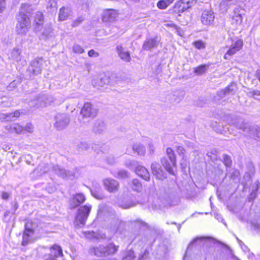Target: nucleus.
<instances>
[{
  "label": "nucleus",
  "mask_w": 260,
  "mask_h": 260,
  "mask_svg": "<svg viewBox=\"0 0 260 260\" xmlns=\"http://www.w3.org/2000/svg\"><path fill=\"white\" fill-rule=\"evenodd\" d=\"M118 249V246L110 243L106 246L100 245L98 246L90 249L91 253L99 257H105L115 253Z\"/></svg>",
  "instance_id": "nucleus-1"
},
{
  "label": "nucleus",
  "mask_w": 260,
  "mask_h": 260,
  "mask_svg": "<svg viewBox=\"0 0 260 260\" xmlns=\"http://www.w3.org/2000/svg\"><path fill=\"white\" fill-rule=\"evenodd\" d=\"M31 28V21L28 17L23 14L18 15L17 18L16 32L20 36H25Z\"/></svg>",
  "instance_id": "nucleus-2"
},
{
  "label": "nucleus",
  "mask_w": 260,
  "mask_h": 260,
  "mask_svg": "<svg viewBox=\"0 0 260 260\" xmlns=\"http://www.w3.org/2000/svg\"><path fill=\"white\" fill-rule=\"evenodd\" d=\"M91 208V206L85 205L78 209L74 221V224L76 227L80 228L85 224Z\"/></svg>",
  "instance_id": "nucleus-3"
},
{
  "label": "nucleus",
  "mask_w": 260,
  "mask_h": 260,
  "mask_svg": "<svg viewBox=\"0 0 260 260\" xmlns=\"http://www.w3.org/2000/svg\"><path fill=\"white\" fill-rule=\"evenodd\" d=\"M54 127L57 130L65 128L70 122L69 116L65 114H58L55 117Z\"/></svg>",
  "instance_id": "nucleus-4"
},
{
  "label": "nucleus",
  "mask_w": 260,
  "mask_h": 260,
  "mask_svg": "<svg viewBox=\"0 0 260 260\" xmlns=\"http://www.w3.org/2000/svg\"><path fill=\"white\" fill-rule=\"evenodd\" d=\"M31 225V223L28 222L25 225V230L22 236L23 246H26L32 239L36 230Z\"/></svg>",
  "instance_id": "nucleus-5"
},
{
  "label": "nucleus",
  "mask_w": 260,
  "mask_h": 260,
  "mask_svg": "<svg viewBox=\"0 0 260 260\" xmlns=\"http://www.w3.org/2000/svg\"><path fill=\"white\" fill-rule=\"evenodd\" d=\"M52 170L58 176L63 179H73L75 177V171L74 170L68 171L59 166H55L52 167Z\"/></svg>",
  "instance_id": "nucleus-6"
},
{
  "label": "nucleus",
  "mask_w": 260,
  "mask_h": 260,
  "mask_svg": "<svg viewBox=\"0 0 260 260\" xmlns=\"http://www.w3.org/2000/svg\"><path fill=\"white\" fill-rule=\"evenodd\" d=\"M98 113V110L90 103H85L81 109V114L84 117H95Z\"/></svg>",
  "instance_id": "nucleus-7"
},
{
  "label": "nucleus",
  "mask_w": 260,
  "mask_h": 260,
  "mask_svg": "<svg viewBox=\"0 0 260 260\" xmlns=\"http://www.w3.org/2000/svg\"><path fill=\"white\" fill-rule=\"evenodd\" d=\"M61 247L57 245H54L50 248V253L44 255V260H56L58 257L62 256Z\"/></svg>",
  "instance_id": "nucleus-8"
},
{
  "label": "nucleus",
  "mask_w": 260,
  "mask_h": 260,
  "mask_svg": "<svg viewBox=\"0 0 260 260\" xmlns=\"http://www.w3.org/2000/svg\"><path fill=\"white\" fill-rule=\"evenodd\" d=\"M243 45V41L239 39L235 41L230 46L229 50L224 55V58L226 59H229V56H231L235 54L237 51L242 49Z\"/></svg>",
  "instance_id": "nucleus-9"
},
{
  "label": "nucleus",
  "mask_w": 260,
  "mask_h": 260,
  "mask_svg": "<svg viewBox=\"0 0 260 260\" xmlns=\"http://www.w3.org/2000/svg\"><path fill=\"white\" fill-rule=\"evenodd\" d=\"M151 169L152 174L156 176L157 179L162 180L167 178L166 173L161 169V166L158 163L152 162Z\"/></svg>",
  "instance_id": "nucleus-10"
},
{
  "label": "nucleus",
  "mask_w": 260,
  "mask_h": 260,
  "mask_svg": "<svg viewBox=\"0 0 260 260\" xmlns=\"http://www.w3.org/2000/svg\"><path fill=\"white\" fill-rule=\"evenodd\" d=\"M103 183L105 188L110 192H115L119 189V182L113 179H105L103 180Z\"/></svg>",
  "instance_id": "nucleus-11"
},
{
  "label": "nucleus",
  "mask_w": 260,
  "mask_h": 260,
  "mask_svg": "<svg viewBox=\"0 0 260 260\" xmlns=\"http://www.w3.org/2000/svg\"><path fill=\"white\" fill-rule=\"evenodd\" d=\"M214 18V13L211 10H205L201 16V22L204 25H210Z\"/></svg>",
  "instance_id": "nucleus-12"
},
{
  "label": "nucleus",
  "mask_w": 260,
  "mask_h": 260,
  "mask_svg": "<svg viewBox=\"0 0 260 260\" xmlns=\"http://www.w3.org/2000/svg\"><path fill=\"white\" fill-rule=\"evenodd\" d=\"M43 59L37 58L32 60L29 67V70L34 74L38 75L41 73L42 68Z\"/></svg>",
  "instance_id": "nucleus-13"
},
{
  "label": "nucleus",
  "mask_w": 260,
  "mask_h": 260,
  "mask_svg": "<svg viewBox=\"0 0 260 260\" xmlns=\"http://www.w3.org/2000/svg\"><path fill=\"white\" fill-rule=\"evenodd\" d=\"M85 200V196L82 193H77L70 201L71 208H75L80 204L83 203Z\"/></svg>",
  "instance_id": "nucleus-14"
},
{
  "label": "nucleus",
  "mask_w": 260,
  "mask_h": 260,
  "mask_svg": "<svg viewBox=\"0 0 260 260\" xmlns=\"http://www.w3.org/2000/svg\"><path fill=\"white\" fill-rule=\"evenodd\" d=\"M136 173L146 181H149L150 174L146 168L145 167L138 166L135 169Z\"/></svg>",
  "instance_id": "nucleus-15"
},
{
  "label": "nucleus",
  "mask_w": 260,
  "mask_h": 260,
  "mask_svg": "<svg viewBox=\"0 0 260 260\" xmlns=\"http://www.w3.org/2000/svg\"><path fill=\"white\" fill-rule=\"evenodd\" d=\"M116 50L119 57L122 60L126 62H129L131 60L129 53L125 51L122 45H118L116 47Z\"/></svg>",
  "instance_id": "nucleus-16"
},
{
  "label": "nucleus",
  "mask_w": 260,
  "mask_h": 260,
  "mask_svg": "<svg viewBox=\"0 0 260 260\" xmlns=\"http://www.w3.org/2000/svg\"><path fill=\"white\" fill-rule=\"evenodd\" d=\"M159 40L157 38L149 39L146 40L143 45V49L145 50H149L156 47L158 44Z\"/></svg>",
  "instance_id": "nucleus-17"
},
{
  "label": "nucleus",
  "mask_w": 260,
  "mask_h": 260,
  "mask_svg": "<svg viewBox=\"0 0 260 260\" xmlns=\"http://www.w3.org/2000/svg\"><path fill=\"white\" fill-rule=\"evenodd\" d=\"M71 15V9L68 7H63L59 10L58 14V20L59 21H64Z\"/></svg>",
  "instance_id": "nucleus-18"
},
{
  "label": "nucleus",
  "mask_w": 260,
  "mask_h": 260,
  "mask_svg": "<svg viewBox=\"0 0 260 260\" xmlns=\"http://www.w3.org/2000/svg\"><path fill=\"white\" fill-rule=\"evenodd\" d=\"M9 58L14 61H20L22 59L21 50L17 47L14 48L11 51Z\"/></svg>",
  "instance_id": "nucleus-19"
},
{
  "label": "nucleus",
  "mask_w": 260,
  "mask_h": 260,
  "mask_svg": "<svg viewBox=\"0 0 260 260\" xmlns=\"http://www.w3.org/2000/svg\"><path fill=\"white\" fill-rule=\"evenodd\" d=\"M33 10L34 9L31 5L22 4L18 15H21V14H23L25 16L28 17L30 19Z\"/></svg>",
  "instance_id": "nucleus-20"
},
{
  "label": "nucleus",
  "mask_w": 260,
  "mask_h": 260,
  "mask_svg": "<svg viewBox=\"0 0 260 260\" xmlns=\"http://www.w3.org/2000/svg\"><path fill=\"white\" fill-rule=\"evenodd\" d=\"M234 15L233 16V23L236 25L240 24L242 22V16L241 10L239 8H236L234 10Z\"/></svg>",
  "instance_id": "nucleus-21"
},
{
  "label": "nucleus",
  "mask_w": 260,
  "mask_h": 260,
  "mask_svg": "<svg viewBox=\"0 0 260 260\" xmlns=\"http://www.w3.org/2000/svg\"><path fill=\"white\" fill-rule=\"evenodd\" d=\"M160 161L161 165L168 172L171 174H174V172L173 170L174 167L173 166L170 161L168 160V158L163 157L161 158Z\"/></svg>",
  "instance_id": "nucleus-22"
},
{
  "label": "nucleus",
  "mask_w": 260,
  "mask_h": 260,
  "mask_svg": "<svg viewBox=\"0 0 260 260\" xmlns=\"http://www.w3.org/2000/svg\"><path fill=\"white\" fill-rule=\"evenodd\" d=\"M6 129L10 133L20 134L23 131L24 127L18 123H13L6 126Z\"/></svg>",
  "instance_id": "nucleus-23"
},
{
  "label": "nucleus",
  "mask_w": 260,
  "mask_h": 260,
  "mask_svg": "<svg viewBox=\"0 0 260 260\" xmlns=\"http://www.w3.org/2000/svg\"><path fill=\"white\" fill-rule=\"evenodd\" d=\"M116 13L113 10H107L104 12L103 20L108 22L111 21L116 18Z\"/></svg>",
  "instance_id": "nucleus-24"
},
{
  "label": "nucleus",
  "mask_w": 260,
  "mask_h": 260,
  "mask_svg": "<svg viewBox=\"0 0 260 260\" xmlns=\"http://www.w3.org/2000/svg\"><path fill=\"white\" fill-rule=\"evenodd\" d=\"M166 153L168 156V158L169 159L173 166L176 167V157L173 150L171 148L168 147L166 150Z\"/></svg>",
  "instance_id": "nucleus-25"
},
{
  "label": "nucleus",
  "mask_w": 260,
  "mask_h": 260,
  "mask_svg": "<svg viewBox=\"0 0 260 260\" xmlns=\"http://www.w3.org/2000/svg\"><path fill=\"white\" fill-rule=\"evenodd\" d=\"M233 91H234V88H233L232 85L226 87L223 89L218 91L217 93V95L218 96L217 100H220L221 99L224 97L226 94L230 93Z\"/></svg>",
  "instance_id": "nucleus-26"
},
{
  "label": "nucleus",
  "mask_w": 260,
  "mask_h": 260,
  "mask_svg": "<svg viewBox=\"0 0 260 260\" xmlns=\"http://www.w3.org/2000/svg\"><path fill=\"white\" fill-rule=\"evenodd\" d=\"M133 150L138 155H144L145 153V147L140 143H136L133 146Z\"/></svg>",
  "instance_id": "nucleus-27"
},
{
  "label": "nucleus",
  "mask_w": 260,
  "mask_h": 260,
  "mask_svg": "<svg viewBox=\"0 0 260 260\" xmlns=\"http://www.w3.org/2000/svg\"><path fill=\"white\" fill-rule=\"evenodd\" d=\"M232 124L237 128L243 131H245L248 126V124L244 123L243 119L242 118L237 119V120L234 122Z\"/></svg>",
  "instance_id": "nucleus-28"
},
{
  "label": "nucleus",
  "mask_w": 260,
  "mask_h": 260,
  "mask_svg": "<svg viewBox=\"0 0 260 260\" xmlns=\"http://www.w3.org/2000/svg\"><path fill=\"white\" fill-rule=\"evenodd\" d=\"M34 21L37 25L38 26H41L43 24L44 17L43 14L41 12L36 13L35 16Z\"/></svg>",
  "instance_id": "nucleus-29"
},
{
  "label": "nucleus",
  "mask_w": 260,
  "mask_h": 260,
  "mask_svg": "<svg viewBox=\"0 0 260 260\" xmlns=\"http://www.w3.org/2000/svg\"><path fill=\"white\" fill-rule=\"evenodd\" d=\"M209 66L207 64H202L194 68V73L197 75H202L205 73L208 70Z\"/></svg>",
  "instance_id": "nucleus-30"
},
{
  "label": "nucleus",
  "mask_w": 260,
  "mask_h": 260,
  "mask_svg": "<svg viewBox=\"0 0 260 260\" xmlns=\"http://www.w3.org/2000/svg\"><path fill=\"white\" fill-rule=\"evenodd\" d=\"M38 103L35 107L39 108L40 107L46 106L48 103L47 98L46 95H42L37 99Z\"/></svg>",
  "instance_id": "nucleus-31"
},
{
  "label": "nucleus",
  "mask_w": 260,
  "mask_h": 260,
  "mask_svg": "<svg viewBox=\"0 0 260 260\" xmlns=\"http://www.w3.org/2000/svg\"><path fill=\"white\" fill-rule=\"evenodd\" d=\"M132 189L134 191L140 192L142 190V186L140 182L137 179H133L132 181Z\"/></svg>",
  "instance_id": "nucleus-32"
},
{
  "label": "nucleus",
  "mask_w": 260,
  "mask_h": 260,
  "mask_svg": "<svg viewBox=\"0 0 260 260\" xmlns=\"http://www.w3.org/2000/svg\"><path fill=\"white\" fill-rule=\"evenodd\" d=\"M260 187V183L258 181H256L255 182L254 184H253V186L252 187V191L250 194L249 199L250 200H253L256 196V191L259 189Z\"/></svg>",
  "instance_id": "nucleus-33"
},
{
  "label": "nucleus",
  "mask_w": 260,
  "mask_h": 260,
  "mask_svg": "<svg viewBox=\"0 0 260 260\" xmlns=\"http://www.w3.org/2000/svg\"><path fill=\"white\" fill-rule=\"evenodd\" d=\"M174 0H160L157 4V6L159 9H165L173 3Z\"/></svg>",
  "instance_id": "nucleus-34"
},
{
  "label": "nucleus",
  "mask_w": 260,
  "mask_h": 260,
  "mask_svg": "<svg viewBox=\"0 0 260 260\" xmlns=\"http://www.w3.org/2000/svg\"><path fill=\"white\" fill-rule=\"evenodd\" d=\"M196 0H180L181 5H182V9H187L195 3ZM181 6V5H180Z\"/></svg>",
  "instance_id": "nucleus-35"
},
{
  "label": "nucleus",
  "mask_w": 260,
  "mask_h": 260,
  "mask_svg": "<svg viewBox=\"0 0 260 260\" xmlns=\"http://www.w3.org/2000/svg\"><path fill=\"white\" fill-rule=\"evenodd\" d=\"M136 205V203L133 201H127L123 202L121 205L120 206L123 209H127L131 208L132 207H133Z\"/></svg>",
  "instance_id": "nucleus-36"
},
{
  "label": "nucleus",
  "mask_w": 260,
  "mask_h": 260,
  "mask_svg": "<svg viewBox=\"0 0 260 260\" xmlns=\"http://www.w3.org/2000/svg\"><path fill=\"white\" fill-rule=\"evenodd\" d=\"M109 82V78L106 76H104L98 81V84L99 86L103 87L106 84H108Z\"/></svg>",
  "instance_id": "nucleus-37"
},
{
  "label": "nucleus",
  "mask_w": 260,
  "mask_h": 260,
  "mask_svg": "<svg viewBox=\"0 0 260 260\" xmlns=\"http://www.w3.org/2000/svg\"><path fill=\"white\" fill-rule=\"evenodd\" d=\"M119 179H125L129 177V173L125 170H120L118 172L116 176Z\"/></svg>",
  "instance_id": "nucleus-38"
},
{
  "label": "nucleus",
  "mask_w": 260,
  "mask_h": 260,
  "mask_svg": "<svg viewBox=\"0 0 260 260\" xmlns=\"http://www.w3.org/2000/svg\"><path fill=\"white\" fill-rule=\"evenodd\" d=\"M73 51L75 53L82 54L84 52V50L80 45L75 44L73 47Z\"/></svg>",
  "instance_id": "nucleus-39"
},
{
  "label": "nucleus",
  "mask_w": 260,
  "mask_h": 260,
  "mask_svg": "<svg viewBox=\"0 0 260 260\" xmlns=\"http://www.w3.org/2000/svg\"><path fill=\"white\" fill-rule=\"evenodd\" d=\"M20 115V112L16 110L14 112L7 113L6 115V118L7 120L11 119L13 117H18Z\"/></svg>",
  "instance_id": "nucleus-40"
},
{
  "label": "nucleus",
  "mask_w": 260,
  "mask_h": 260,
  "mask_svg": "<svg viewBox=\"0 0 260 260\" xmlns=\"http://www.w3.org/2000/svg\"><path fill=\"white\" fill-rule=\"evenodd\" d=\"M223 163L226 167L230 168L232 164V161L231 157L228 155H224L223 156Z\"/></svg>",
  "instance_id": "nucleus-41"
},
{
  "label": "nucleus",
  "mask_w": 260,
  "mask_h": 260,
  "mask_svg": "<svg viewBox=\"0 0 260 260\" xmlns=\"http://www.w3.org/2000/svg\"><path fill=\"white\" fill-rule=\"evenodd\" d=\"M137 161L132 160H128L125 163V166L131 169H133L134 167H137Z\"/></svg>",
  "instance_id": "nucleus-42"
},
{
  "label": "nucleus",
  "mask_w": 260,
  "mask_h": 260,
  "mask_svg": "<svg viewBox=\"0 0 260 260\" xmlns=\"http://www.w3.org/2000/svg\"><path fill=\"white\" fill-rule=\"evenodd\" d=\"M135 257L134 252L132 251L127 252L126 255L123 258L122 260H134Z\"/></svg>",
  "instance_id": "nucleus-43"
},
{
  "label": "nucleus",
  "mask_w": 260,
  "mask_h": 260,
  "mask_svg": "<svg viewBox=\"0 0 260 260\" xmlns=\"http://www.w3.org/2000/svg\"><path fill=\"white\" fill-rule=\"evenodd\" d=\"M83 21V18L82 17H78L77 19L73 21L72 25L73 27H76L78 26Z\"/></svg>",
  "instance_id": "nucleus-44"
},
{
  "label": "nucleus",
  "mask_w": 260,
  "mask_h": 260,
  "mask_svg": "<svg viewBox=\"0 0 260 260\" xmlns=\"http://www.w3.org/2000/svg\"><path fill=\"white\" fill-rule=\"evenodd\" d=\"M194 46L199 49H203L205 48L204 43L201 41H197L194 43Z\"/></svg>",
  "instance_id": "nucleus-45"
},
{
  "label": "nucleus",
  "mask_w": 260,
  "mask_h": 260,
  "mask_svg": "<svg viewBox=\"0 0 260 260\" xmlns=\"http://www.w3.org/2000/svg\"><path fill=\"white\" fill-rule=\"evenodd\" d=\"M248 95L250 97L254 98L255 96L260 95V91L257 90H254L249 91Z\"/></svg>",
  "instance_id": "nucleus-46"
},
{
  "label": "nucleus",
  "mask_w": 260,
  "mask_h": 260,
  "mask_svg": "<svg viewBox=\"0 0 260 260\" xmlns=\"http://www.w3.org/2000/svg\"><path fill=\"white\" fill-rule=\"evenodd\" d=\"M34 127L31 123H27L26 125L24 127L23 131H25L29 133H32L34 131Z\"/></svg>",
  "instance_id": "nucleus-47"
},
{
  "label": "nucleus",
  "mask_w": 260,
  "mask_h": 260,
  "mask_svg": "<svg viewBox=\"0 0 260 260\" xmlns=\"http://www.w3.org/2000/svg\"><path fill=\"white\" fill-rule=\"evenodd\" d=\"M79 148L82 150H86L89 148V145L86 142H81L79 145Z\"/></svg>",
  "instance_id": "nucleus-48"
},
{
  "label": "nucleus",
  "mask_w": 260,
  "mask_h": 260,
  "mask_svg": "<svg viewBox=\"0 0 260 260\" xmlns=\"http://www.w3.org/2000/svg\"><path fill=\"white\" fill-rule=\"evenodd\" d=\"M88 55L90 57H97L99 55V53L97 52H95L94 50L91 49L88 51Z\"/></svg>",
  "instance_id": "nucleus-49"
},
{
  "label": "nucleus",
  "mask_w": 260,
  "mask_h": 260,
  "mask_svg": "<svg viewBox=\"0 0 260 260\" xmlns=\"http://www.w3.org/2000/svg\"><path fill=\"white\" fill-rule=\"evenodd\" d=\"M176 151L179 155L184 154L185 152V149L181 146H177Z\"/></svg>",
  "instance_id": "nucleus-50"
},
{
  "label": "nucleus",
  "mask_w": 260,
  "mask_h": 260,
  "mask_svg": "<svg viewBox=\"0 0 260 260\" xmlns=\"http://www.w3.org/2000/svg\"><path fill=\"white\" fill-rule=\"evenodd\" d=\"M148 151L150 154H152L154 151V145L152 142L148 144Z\"/></svg>",
  "instance_id": "nucleus-51"
},
{
  "label": "nucleus",
  "mask_w": 260,
  "mask_h": 260,
  "mask_svg": "<svg viewBox=\"0 0 260 260\" xmlns=\"http://www.w3.org/2000/svg\"><path fill=\"white\" fill-rule=\"evenodd\" d=\"M204 239H205L204 237H200V238H197L193 239L192 240V241L190 243H189V244L188 245V248H189L192 246V245H193L194 243L197 242L198 240H203Z\"/></svg>",
  "instance_id": "nucleus-52"
},
{
  "label": "nucleus",
  "mask_w": 260,
  "mask_h": 260,
  "mask_svg": "<svg viewBox=\"0 0 260 260\" xmlns=\"http://www.w3.org/2000/svg\"><path fill=\"white\" fill-rule=\"evenodd\" d=\"M5 0H0V12H2L5 8Z\"/></svg>",
  "instance_id": "nucleus-53"
},
{
  "label": "nucleus",
  "mask_w": 260,
  "mask_h": 260,
  "mask_svg": "<svg viewBox=\"0 0 260 260\" xmlns=\"http://www.w3.org/2000/svg\"><path fill=\"white\" fill-rule=\"evenodd\" d=\"M10 197V194L7 192H3L2 193V198L4 200H7Z\"/></svg>",
  "instance_id": "nucleus-54"
},
{
  "label": "nucleus",
  "mask_w": 260,
  "mask_h": 260,
  "mask_svg": "<svg viewBox=\"0 0 260 260\" xmlns=\"http://www.w3.org/2000/svg\"><path fill=\"white\" fill-rule=\"evenodd\" d=\"M254 136L258 139H260V128L255 129Z\"/></svg>",
  "instance_id": "nucleus-55"
},
{
  "label": "nucleus",
  "mask_w": 260,
  "mask_h": 260,
  "mask_svg": "<svg viewBox=\"0 0 260 260\" xmlns=\"http://www.w3.org/2000/svg\"><path fill=\"white\" fill-rule=\"evenodd\" d=\"M18 207V205L17 203H14L13 205L12 209L13 210L14 213L16 211Z\"/></svg>",
  "instance_id": "nucleus-56"
},
{
  "label": "nucleus",
  "mask_w": 260,
  "mask_h": 260,
  "mask_svg": "<svg viewBox=\"0 0 260 260\" xmlns=\"http://www.w3.org/2000/svg\"><path fill=\"white\" fill-rule=\"evenodd\" d=\"M256 77L260 82V69H258L256 71Z\"/></svg>",
  "instance_id": "nucleus-57"
},
{
  "label": "nucleus",
  "mask_w": 260,
  "mask_h": 260,
  "mask_svg": "<svg viewBox=\"0 0 260 260\" xmlns=\"http://www.w3.org/2000/svg\"><path fill=\"white\" fill-rule=\"evenodd\" d=\"M255 229L260 231V224L258 223H255L253 224Z\"/></svg>",
  "instance_id": "nucleus-58"
},
{
  "label": "nucleus",
  "mask_w": 260,
  "mask_h": 260,
  "mask_svg": "<svg viewBox=\"0 0 260 260\" xmlns=\"http://www.w3.org/2000/svg\"><path fill=\"white\" fill-rule=\"evenodd\" d=\"M107 161H108V162L109 164H113L115 162L113 158L112 159H109L108 158L107 159Z\"/></svg>",
  "instance_id": "nucleus-59"
},
{
  "label": "nucleus",
  "mask_w": 260,
  "mask_h": 260,
  "mask_svg": "<svg viewBox=\"0 0 260 260\" xmlns=\"http://www.w3.org/2000/svg\"><path fill=\"white\" fill-rule=\"evenodd\" d=\"M15 84H16V83L15 81H13L12 82H11L9 86V88H10L11 87H14L15 86Z\"/></svg>",
  "instance_id": "nucleus-60"
},
{
  "label": "nucleus",
  "mask_w": 260,
  "mask_h": 260,
  "mask_svg": "<svg viewBox=\"0 0 260 260\" xmlns=\"http://www.w3.org/2000/svg\"><path fill=\"white\" fill-rule=\"evenodd\" d=\"M92 194L93 196H94L96 199H103L101 196H98V195H96V194H93V193H92Z\"/></svg>",
  "instance_id": "nucleus-61"
},
{
  "label": "nucleus",
  "mask_w": 260,
  "mask_h": 260,
  "mask_svg": "<svg viewBox=\"0 0 260 260\" xmlns=\"http://www.w3.org/2000/svg\"><path fill=\"white\" fill-rule=\"evenodd\" d=\"M10 212L9 211H6L4 213L5 217H6L9 215Z\"/></svg>",
  "instance_id": "nucleus-62"
},
{
  "label": "nucleus",
  "mask_w": 260,
  "mask_h": 260,
  "mask_svg": "<svg viewBox=\"0 0 260 260\" xmlns=\"http://www.w3.org/2000/svg\"><path fill=\"white\" fill-rule=\"evenodd\" d=\"M44 173H46L48 171V169L46 166H44V169L43 170Z\"/></svg>",
  "instance_id": "nucleus-63"
},
{
  "label": "nucleus",
  "mask_w": 260,
  "mask_h": 260,
  "mask_svg": "<svg viewBox=\"0 0 260 260\" xmlns=\"http://www.w3.org/2000/svg\"><path fill=\"white\" fill-rule=\"evenodd\" d=\"M130 1L134 3H138L140 2V0H130Z\"/></svg>",
  "instance_id": "nucleus-64"
}]
</instances>
